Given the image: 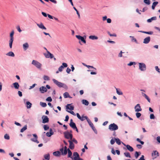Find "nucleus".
Wrapping results in <instances>:
<instances>
[{
	"mask_svg": "<svg viewBox=\"0 0 160 160\" xmlns=\"http://www.w3.org/2000/svg\"><path fill=\"white\" fill-rule=\"evenodd\" d=\"M63 96L65 98H71L72 97L69 95V93L67 92H65L63 94Z\"/></svg>",
	"mask_w": 160,
	"mask_h": 160,
	"instance_id": "nucleus-26",
	"label": "nucleus"
},
{
	"mask_svg": "<svg viewBox=\"0 0 160 160\" xmlns=\"http://www.w3.org/2000/svg\"><path fill=\"white\" fill-rule=\"evenodd\" d=\"M152 157L154 156V158H156L159 156V153L157 151H154L152 153Z\"/></svg>",
	"mask_w": 160,
	"mask_h": 160,
	"instance_id": "nucleus-14",
	"label": "nucleus"
},
{
	"mask_svg": "<svg viewBox=\"0 0 160 160\" xmlns=\"http://www.w3.org/2000/svg\"><path fill=\"white\" fill-rule=\"evenodd\" d=\"M23 47L24 49L25 50H26L29 47V45L28 43L27 42H26L25 43H24L23 45Z\"/></svg>",
	"mask_w": 160,
	"mask_h": 160,
	"instance_id": "nucleus-25",
	"label": "nucleus"
},
{
	"mask_svg": "<svg viewBox=\"0 0 160 160\" xmlns=\"http://www.w3.org/2000/svg\"><path fill=\"white\" fill-rule=\"evenodd\" d=\"M124 156L127 157H129V158H131V157L130 155V153L128 152H126L124 153Z\"/></svg>",
	"mask_w": 160,
	"mask_h": 160,
	"instance_id": "nucleus-33",
	"label": "nucleus"
},
{
	"mask_svg": "<svg viewBox=\"0 0 160 160\" xmlns=\"http://www.w3.org/2000/svg\"><path fill=\"white\" fill-rule=\"evenodd\" d=\"M76 37L78 39L80 40L84 43H86V41L83 37L80 35H76Z\"/></svg>",
	"mask_w": 160,
	"mask_h": 160,
	"instance_id": "nucleus-17",
	"label": "nucleus"
},
{
	"mask_svg": "<svg viewBox=\"0 0 160 160\" xmlns=\"http://www.w3.org/2000/svg\"><path fill=\"white\" fill-rule=\"evenodd\" d=\"M115 139L114 140L113 138L110 141V143L111 144H113L115 143Z\"/></svg>",
	"mask_w": 160,
	"mask_h": 160,
	"instance_id": "nucleus-53",
	"label": "nucleus"
},
{
	"mask_svg": "<svg viewBox=\"0 0 160 160\" xmlns=\"http://www.w3.org/2000/svg\"><path fill=\"white\" fill-rule=\"evenodd\" d=\"M4 138L6 140H9L10 139V137L8 134H6L4 135Z\"/></svg>",
	"mask_w": 160,
	"mask_h": 160,
	"instance_id": "nucleus-41",
	"label": "nucleus"
},
{
	"mask_svg": "<svg viewBox=\"0 0 160 160\" xmlns=\"http://www.w3.org/2000/svg\"><path fill=\"white\" fill-rule=\"evenodd\" d=\"M13 85L14 88L15 89H18L19 87V85L18 82H14V83H13Z\"/></svg>",
	"mask_w": 160,
	"mask_h": 160,
	"instance_id": "nucleus-29",
	"label": "nucleus"
},
{
	"mask_svg": "<svg viewBox=\"0 0 160 160\" xmlns=\"http://www.w3.org/2000/svg\"><path fill=\"white\" fill-rule=\"evenodd\" d=\"M122 144L125 147H126L127 149L131 152H133L134 150L133 148L130 145L127 144L126 145L123 142H122Z\"/></svg>",
	"mask_w": 160,
	"mask_h": 160,
	"instance_id": "nucleus-7",
	"label": "nucleus"
},
{
	"mask_svg": "<svg viewBox=\"0 0 160 160\" xmlns=\"http://www.w3.org/2000/svg\"><path fill=\"white\" fill-rule=\"evenodd\" d=\"M144 2L148 5H149L150 4V0H144Z\"/></svg>",
	"mask_w": 160,
	"mask_h": 160,
	"instance_id": "nucleus-45",
	"label": "nucleus"
},
{
	"mask_svg": "<svg viewBox=\"0 0 160 160\" xmlns=\"http://www.w3.org/2000/svg\"><path fill=\"white\" fill-rule=\"evenodd\" d=\"M133 64H135V62H130L128 64V65L129 66H131Z\"/></svg>",
	"mask_w": 160,
	"mask_h": 160,
	"instance_id": "nucleus-57",
	"label": "nucleus"
},
{
	"mask_svg": "<svg viewBox=\"0 0 160 160\" xmlns=\"http://www.w3.org/2000/svg\"><path fill=\"white\" fill-rule=\"evenodd\" d=\"M67 112L70 113L71 114H72L74 115V116H75L76 115V114H75L74 113V112L72 111H68V110H67Z\"/></svg>",
	"mask_w": 160,
	"mask_h": 160,
	"instance_id": "nucleus-54",
	"label": "nucleus"
},
{
	"mask_svg": "<svg viewBox=\"0 0 160 160\" xmlns=\"http://www.w3.org/2000/svg\"><path fill=\"white\" fill-rule=\"evenodd\" d=\"M144 155H142L141 157L138 160H145L144 158Z\"/></svg>",
	"mask_w": 160,
	"mask_h": 160,
	"instance_id": "nucleus-62",
	"label": "nucleus"
},
{
	"mask_svg": "<svg viewBox=\"0 0 160 160\" xmlns=\"http://www.w3.org/2000/svg\"><path fill=\"white\" fill-rule=\"evenodd\" d=\"M40 104L42 107H45L47 106V104L45 102H40Z\"/></svg>",
	"mask_w": 160,
	"mask_h": 160,
	"instance_id": "nucleus-38",
	"label": "nucleus"
},
{
	"mask_svg": "<svg viewBox=\"0 0 160 160\" xmlns=\"http://www.w3.org/2000/svg\"><path fill=\"white\" fill-rule=\"evenodd\" d=\"M70 132L68 131L65 132H63L65 138L67 139H69V137L70 135Z\"/></svg>",
	"mask_w": 160,
	"mask_h": 160,
	"instance_id": "nucleus-16",
	"label": "nucleus"
},
{
	"mask_svg": "<svg viewBox=\"0 0 160 160\" xmlns=\"http://www.w3.org/2000/svg\"><path fill=\"white\" fill-rule=\"evenodd\" d=\"M82 103L85 105L88 106L89 104L88 101H82Z\"/></svg>",
	"mask_w": 160,
	"mask_h": 160,
	"instance_id": "nucleus-40",
	"label": "nucleus"
},
{
	"mask_svg": "<svg viewBox=\"0 0 160 160\" xmlns=\"http://www.w3.org/2000/svg\"><path fill=\"white\" fill-rule=\"evenodd\" d=\"M72 103L71 104H68L66 106V109L67 110H73L74 109V107L72 105Z\"/></svg>",
	"mask_w": 160,
	"mask_h": 160,
	"instance_id": "nucleus-9",
	"label": "nucleus"
},
{
	"mask_svg": "<svg viewBox=\"0 0 160 160\" xmlns=\"http://www.w3.org/2000/svg\"><path fill=\"white\" fill-rule=\"evenodd\" d=\"M40 91L42 93H43L47 91V88L44 86H42L40 88Z\"/></svg>",
	"mask_w": 160,
	"mask_h": 160,
	"instance_id": "nucleus-19",
	"label": "nucleus"
},
{
	"mask_svg": "<svg viewBox=\"0 0 160 160\" xmlns=\"http://www.w3.org/2000/svg\"><path fill=\"white\" fill-rule=\"evenodd\" d=\"M32 64L36 67L37 68L40 69L41 68L42 64L38 61L35 60H32Z\"/></svg>",
	"mask_w": 160,
	"mask_h": 160,
	"instance_id": "nucleus-3",
	"label": "nucleus"
},
{
	"mask_svg": "<svg viewBox=\"0 0 160 160\" xmlns=\"http://www.w3.org/2000/svg\"><path fill=\"white\" fill-rule=\"evenodd\" d=\"M53 134L54 132L51 128L49 129V132H47L46 133V136L48 137H51Z\"/></svg>",
	"mask_w": 160,
	"mask_h": 160,
	"instance_id": "nucleus-10",
	"label": "nucleus"
},
{
	"mask_svg": "<svg viewBox=\"0 0 160 160\" xmlns=\"http://www.w3.org/2000/svg\"><path fill=\"white\" fill-rule=\"evenodd\" d=\"M139 32H142V33H144L150 34V35H152L153 33V32L152 31L146 32V31H139Z\"/></svg>",
	"mask_w": 160,
	"mask_h": 160,
	"instance_id": "nucleus-30",
	"label": "nucleus"
},
{
	"mask_svg": "<svg viewBox=\"0 0 160 160\" xmlns=\"http://www.w3.org/2000/svg\"><path fill=\"white\" fill-rule=\"evenodd\" d=\"M53 82H54L55 84H56L57 85L58 84V82H59L57 80H56V79H53L52 80Z\"/></svg>",
	"mask_w": 160,
	"mask_h": 160,
	"instance_id": "nucleus-63",
	"label": "nucleus"
},
{
	"mask_svg": "<svg viewBox=\"0 0 160 160\" xmlns=\"http://www.w3.org/2000/svg\"><path fill=\"white\" fill-rule=\"evenodd\" d=\"M136 115L137 118H139L141 116V114L140 112H137L136 113Z\"/></svg>",
	"mask_w": 160,
	"mask_h": 160,
	"instance_id": "nucleus-46",
	"label": "nucleus"
},
{
	"mask_svg": "<svg viewBox=\"0 0 160 160\" xmlns=\"http://www.w3.org/2000/svg\"><path fill=\"white\" fill-rule=\"evenodd\" d=\"M64 151L63 153L66 154V155L68 153V148H67V147L66 146H65L64 148Z\"/></svg>",
	"mask_w": 160,
	"mask_h": 160,
	"instance_id": "nucleus-37",
	"label": "nucleus"
},
{
	"mask_svg": "<svg viewBox=\"0 0 160 160\" xmlns=\"http://www.w3.org/2000/svg\"><path fill=\"white\" fill-rule=\"evenodd\" d=\"M111 152L113 155L116 154V152L115 151L113 148H112Z\"/></svg>",
	"mask_w": 160,
	"mask_h": 160,
	"instance_id": "nucleus-58",
	"label": "nucleus"
},
{
	"mask_svg": "<svg viewBox=\"0 0 160 160\" xmlns=\"http://www.w3.org/2000/svg\"><path fill=\"white\" fill-rule=\"evenodd\" d=\"M47 53L49 54V58H52L54 57L53 55L50 52H49L47 51Z\"/></svg>",
	"mask_w": 160,
	"mask_h": 160,
	"instance_id": "nucleus-44",
	"label": "nucleus"
},
{
	"mask_svg": "<svg viewBox=\"0 0 160 160\" xmlns=\"http://www.w3.org/2000/svg\"><path fill=\"white\" fill-rule=\"evenodd\" d=\"M135 111L136 112H139L142 110L140 105L139 104H137L135 107Z\"/></svg>",
	"mask_w": 160,
	"mask_h": 160,
	"instance_id": "nucleus-11",
	"label": "nucleus"
},
{
	"mask_svg": "<svg viewBox=\"0 0 160 160\" xmlns=\"http://www.w3.org/2000/svg\"><path fill=\"white\" fill-rule=\"evenodd\" d=\"M27 129V125L25 126L24 127H23L20 130V132H23L24 131L26 130Z\"/></svg>",
	"mask_w": 160,
	"mask_h": 160,
	"instance_id": "nucleus-39",
	"label": "nucleus"
},
{
	"mask_svg": "<svg viewBox=\"0 0 160 160\" xmlns=\"http://www.w3.org/2000/svg\"><path fill=\"white\" fill-rule=\"evenodd\" d=\"M150 41V37H148L144 39L143 43L145 44L148 43Z\"/></svg>",
	"mask_w": 160,
	"mask_h": 160,
	"instance_id": "nucleus-18",
	"label": "nucleus"
},
{
	"mask_svg": "<svg viewBox=\"0 0 160 160\" xmlns=\"http://www.w3.org/2000/svg\"><path fill=\"white\" fill-rule=\"evenodd\" d=\"M26 105V107L27 108H31L32 104L29 101H27L26 102H25Z\"/></svg>",
	"mask_w": 160,
	"mask_h": 160,
	"instance_id": "nucleus-21",
	"label": "nucleus"
},
{
	"mask_svg": "<svg viewBox=\"0 0 160 160\" xmlns=\"http://www.w3.org/2000/svg\"><path fill=\"white\" fill-rule=\"evenodd\" d=\"M42 123H45L49 122V119L47 116H42Z\"/></svg>",
	"mask_w": 160,
	"mask_h": 160,
	"instance_id": "nucleus-6",
	"label": "nucleus"
},
{
	"mask_svg": "<svg viewBox=\"0 0 160 160\" xmlns=\"http://www.w3.org/2000/svg\"><path fill=\"white\" fill-rule=\"evenodd\" d=\"M158 2L155 1V2H154L153 3L152 5H153V6H154V7H156V6L158 4Z\"/></svg>",
	"mask_w": 160,
	"mask_h": 160,
	"instance_id": "nucleus-59",
	"label": "nucleus"
},
{
	"mask_svg": "<svg viewBox=\"0 0 160 160\" xmlns=\"http://www.w3.org/2000/svg\"><path fill=\"white\" fill-rule=\"evenodd\" d=\"M71 141H72V142H73L75 144H77L78 142L74 138H73Z\"/></svg>",
	"mask_w": 160,
	"mask_h": 160,
	"instance_id": "nucleus-55",
	"label": "nucleus"
},
{
	"mask_svg": "<svg viewBox=\"0 0 160 160\" xmlns=\"http://www.w3.org/2000/svg\"><path fill=\"white\" fill-rule=\"evenodd\" d=\"M130 38H132V42H137V41L136 39L135 38L133 37L130 36Z\"/></svg>",
	"mask_w": 160,
	"mask_h": 160,
	"instance_id": "nucleus-52",
	"label": "nucleus"
},
{
	"mask_svg": "<svg viewBox=\"0 0 160 160\" xmlns=\"http://www.w3.org/2000/svg\"><path fill=\"white\" fill-rule=\"evenodd\" d=\"M89 38L92 40H97L98 39V38L97 36L94 35H91L89 36Z\"/></svg>",
	"mask_w": 160,
	"mask_h": 160,
	"instance_id": "nucleus-27",
	"label": "nucleus"
},
{
	"mask_svg": "<svg viewBox=\"0 0 160 160\" xmlns=\"http://www.w3.org/2000/svg\"><path fill=\"white\" fill-rule=\"evenodd\" d=\"M73 157H72V159L74 160H76L80 157L78 153L77 152H74L73 153Z\"/></svg>",
	"mask_w": 160,
	"mask_h": 160,
	"instance_id": "nucleus-8",
	"label": "nucleus"
},
{
	"mask_svg": "<svg viewBox=\"0 0 160 160\" xmlns=\"http://www.w3.org/2000/svg\"><path fill=\"white\" fill-rule=\"evenodd\" d=\"M85 119L87 120L91 128L94 126L93 124L92 123L91 120L88 118L87 116H85Z\"/></svg>",
	"mask_w": 160,
	"mask_h": 160,
	"instance_id": "nucleus-15",
	"label": "nucleus"
},
{
	"mask_svg": "<svg viewBox=\"0 0 160 160\" xmlns=\"http://www.w3.org/2000/svg\"><path fill=\"white\" fill-rule=\"evenodd\" d=\"M141 154V152H135V157L136 158H137Z\"/></svg>",
	"mask_w": 160,
	"mask_h": 160,
	"instance_id": "nucleus-31",
	"label": "nucleus"
},
{
	"mask_svg": "<svg viewBox=\"0 0 160 160\" xmlns=\"http://www.w3.org/2000/svg\"><path fill=\"white\" fill-rule=\"evenodd\" d=\"M157 19V17H153L147 20V22H151L152 20H156Z\"/></svg>",
	"mask_w": 160,
	"mask_h": 160,
	"instance_id": "nucleus-28",
	"label": "nucleus"
},
{
	"mask_svg": "<svg viewBox=\"0 0 160 160\" xmlns=\"http://www.w3.org/2000/svg\"><path fill=\"white\" fill-rule=\"evenodd\" d=\"M68 158H71V159L72 158V153L71 151L70 150L69 148H68Z\"/></svg>",
	"mask_w": 160,
	"mask_h": 160,
	"instance_id": "nucleus-23",
	"label": "nucleus"
},
{
	"mask_svg": "<svg viewBox=\"0 0 160 160\" xmlns=\"http://www.w3.org/2000/svg\"><path fill=\"white\" fill-rule=\"evenodd\" d=\"M155 118V116L153 114H151L150 116V118L151 119H154Z\"/></svg>",
	"mask_w": 160,
	"mask_h": 160,
	"instance_id": "nucleus-48",
	"label": "nucleus"
},
{
	"mask_svg": "<svg viewBox=\"0 0 160 160\" xmlns=\"http://www.w3.org/2000/svg\"><path fill=\"white\" fill-rule=\"evenodd\" d=\"M43 79L45 80H49V77L47 76H44Z\"/></svg>",
	"mask_w": 160,
	"mask_h": 160,
	"instance_id": "nucleus-49",
	"label": "nucleus"
},
{
	"mask_svg": "<svg viewBox=\"0 0 160 160\" xmlns=\"http://www.w3.org/2000/svg\"><path fill=\"white\" fill-rule=\"evenodd\" d=\"M93 131L96 134H97L98 133V132L96 130V129L95 128L94 126H93L92 127H91Z\"/></svg>",
	"mask_w": 160,
	"mask_h": 160,
	"instance_id": "nucleus-47",
	"label": "nucleus"
},
{
	"mask_svg": "<svg viewBox=\"0 0 160 160\" xmlns=\"http://www.w3.org/2000/svg\"><path fill=\"white\" fill-rule=\"evenodd\" d=\"M114 139L116 143L118 145H120L121 143H122V142H121L120 139H119L118 138H115Z\"/></svg>",
	"mask_w": 160,
	"mask_h": 160,
	"instance_id": "nucleus-24",
	"label": "nucleus"
},
{
	"mask_svg": "<svg viewBox=\"0 0 160 160\" xmlns=\"http://www.w3.org/2000/svg\"><path fill=\"white\" fill-rule=\"evenodd\" d=\"M14 31L12 30L10 33V39L9 41V45L10 48H12V44L14 40L13 35L14 34Z\"/></svg>",
	"mask_w": 160,
	"mask_h": 160,
	"instance_id": "nucleus-1",
	"label": "nucleus"
},
{
	"mask_svg": "<svg viewBox=\"0 0 160 160\" xmlns=\"http://www.w3.org/2000/svg\"><path fill=\"white\" fill-rule=\"evenodd\" d=\"M37 25L41 29L44 30L46 29V28L42 23H41L40 24L37 23Z\"/></svg>",
	"mask_w": 160,
	"mask_h": 160,
	"instance_id": "nucleus-20",
	"label": "nucleus"
},
{
	"mask_svg": "<svg viewBox=\"0 0 160 160\" xmlns=\"http://www.w3.org/2000/svg\"><path fill=\"white\" fill-rule=\"evenodd\" d=\"M136 147L138 149H141L142 147V146L141 145L139 144H137L136 145Z\"/></svg>",
	"mask_w": 160,
	"mask_h": 160,
	"instance_id": "nucleus-61",
	"label": "nucleus"
},
{
	"mask_svg": "<svg viewBox=\"0 0 160 160\" xmlns=\"http://www.w3.org/2000/svg\"><path fill=\"white\" fill-rule=\"evenodd\" d=\"M44 157L46 160H49L50 159V155L49 153L44 155Z\"/></svg>",
	"mask_w": 160,
	"mask_h": 160,
	"instance_id": "nucleus-32",
	"label": "nucleus"
},
{
	"mask_svg": "<svg viewBox=\"0 0 160 160\" xmlns=\"http://www.w3.org/2000/svg\"><path fill=\"white\" fill-rule=\"evenodd\" d=\"M32 136L34 137V138H31L30 140L34 142H36L37 143H39V141L38 140V137L36 134H33Z\"/></svg>",
	"mask_w": 160,
	"mask_h": 160,
	"instance_id": "nucleus-5",
	"label": "nucleus"
},
{
	"mask_svg": "<svg viewBox=\"0 0 160 160\" xmlns=\"http://www.w3.org/2000/svg\"><path fill=\"white\" fill-rule=\"evenodd\" d=\"M157 142L159 143H160V136H158L157 138Z\"/></svg>",
	"mask_w": 160,
	"mask_h": 160,
	"instance_id": "nucleus-64",
	"label": "nucleus"
},
{
	"mask_svg": "<svg viewBox=\"0 0 160 160\" xmlns=\"http://www.w3.org/2000/svg\"><path fill=\"white\" fill-rule=\"evenodd\" d=\"M85 116H82V117H81V118H80L79 119L81 121H84L85 119Z\"/></svg>",
	"mask_w": 160,
	"mask_h": 160,
	"instance_id": "nucleus-56",
	"label": "nucleus"
},
{
	"mask_svg": "<svg viewBox=\"0 0 160 160\" xmlns=\"http://www.w3.org/2000/svg\"><path fill=\"white\" fill-rule=\"evenodd\" d=\"M45 131H47L49 129V127L48 125H45L43 127Z\"/></svg>",
	"mask_w": 160,
	"mask_h": 160,
	"instance_id": "nucleus-42",
	"label": "nucleus"
},
{
	"mask_svg": "<svg viewBox=\"0 0 160 160\" xmlns=\"http://www.w3.org/2000/svg\"><path fill=\"white\" fill-rule=\"evenodd\" d=\"M69 125L73 129L75 128V127H76V125L74 122L69 123Z\"/></svg>",
	"mask_w": 160,
	"mask_h": 160,
	"instance_id": "nucleus-34",
	"label": "nucleus"
},
{
	"mask_svg": "<svg viewBox=\"0 0 160 160\" xmlns=\"http://www.w3.org/2000/svg\"><path fill=\"white\" fill-rule=\"evenodd\" d=\"M60 151L61 152L62 155H66V154L63 153L64 151L63 147H62V148H60Z\"/></svg>",
	"mask_w": 160,
	"mask_h": 160,
	"instance_id": "nucleus-43",
	"label": "nucleus"
},
{
	"mask_svg": "<svg viewBox=\"0 0 160 160\" xmlns=\"http://www.w3.org/2000/svg\"><path fill=\"white\" fill-rule=\"evenodd\" d=\"M108 129L111 131H115L118 129V126L116 124L113 123L109 125Z\"/></svg>",
	"mask_w": 160,
	"mask_h": 160,
	"instance_id": "nucleus-2",
	"label": "nucleus"
},
{
	"mask_svg": "<svg viewBox=\"0 0 160 160\" xmlns=\"http://www.w3.org/2000/svg\"><path fill=\"white\" fill-rule=\"evenodd\" d=\"M53 155L57 157L61 155V152L59 151H55L53 152Z\"/></svg>",
	"mask_w": 160,
	"mask_h": 160,
	"instance_id": "nucleus-22",
	"label": "nucleus"
},
{
	"mask_svg": "<svg viewBox=\"0 0 160 160\" xmlns=\"http://www.w3.org/2000/svg\"><path fill=\"white\" fill-rule=\"evenodd\" d=\"M6 55L11 57H13L14 56V54L12 52H10L6 54Z\"/></svg>",
	"mask_w": 160,
	"mask_h": 160,
	"instance_id": "nucleus-35",
	"label": "nucleus"
},
{
	"mask_svg": "<svg viewBox=\"0 0 160 160\" xmlns=\"http://www.w3.org/2000/svg\"><path fill=\"white\" fill-rule=\"evenodd\" d=\"M68 65L66 63L63 62L62 63V65L59 67L58 71L60 72H62L64 67L66 68L67 67Z\"/></svg>",
	"mask_w": 160,
	"mask_h": 160,
	"instance_id": "nucleus-12",
	"label": "nucleus"
},
{
	"mask_svg": "<svg viewBox=\"0 0 160 160\" xmlns=\"http://www.w3.org/2000/svg\"><path fill=\"white\" fill-rule=\"evenodd\" d=\"M117 93L118 95H122V92L120 89L119 88H116Z\"/></svg>",
	"mask_w": 160,
	"mask_h": 160,
	"instance_id": "nucleus-36",
	"label": "nucleus"
},
{
	"mask_svg": "<svg viewBox=\"0 0 160 160\" xmlns=\"http://www.w3.org/2000/svg\"><path fill=\"white\" fill-rule=\"evenodd\" d=\"M139 69L141 71H144L146 69V65L143 63H139Z\"/></svg>",
	"mask_w": 160,
	"mask_h": 160,
	"instance_id": "nucleus-4",
	"label": "nucleus"
},
{
	"mask_svg": "<svg viewBox=\"0 0 160 160\" xmlns=\"http://www.w3.org/2000/svg\"><path fill=\"white\" fill-rule=\"evenodd\" d=\"M58 84L57 85L59 87H62V85L63 84V83H62V82H58Z\"/></svg>",
	"mask_w": 160,
	"mask_h": 160,
	"instance_id": "nucleus-50",
	"label": "nucleus"
},
{
	"mask_svg": "<svg viewBox=\"0 0 160 160\" xmlns=\"http://www.w3.org/2000/svg\"><path fill=\"white\" fill-rule=\"evenodd\" d=\"M68 142L69 143V148L71 150H73L74 148V145L72 141L71 140H68Z\"/></svg>",
	"mask_w": 160,
	"mask_h": 160,
	"instance_id": "nucleus-13",
	"label": "nucleus"
},
{
	"mask_svg": "<svg viewBox=\"0 0 160 160\" xmlns=\"http://www.w3.org/2000/svg\"><path fill=\"white\" fill-rule=\"evenodd\" d=\"M142 95L143 96H144L145 97L146 99H147V100H149V98L147 95H146L145 94L143 93H142Z\"/></svg>",
	"mask_w": 160,
	"mask_h": 160,
	"instance_id": "nucleus-51",
	"label": "nucleus"
},
{
	"mask_svg": "<svg viewBox=\"0 0 160 160\" xmlns=\"http://www.w3.org/2000/svg\"><path fill=\"white\" fill-rule=\"evenodd\" d=\"M69 118V116L68 115H67L65 117V119L64 120V121L65 122H68V120Z\"/></svg>",
	"mask_w": 160,
	"mask_h": 160,
	"instance_id": "nucleus-60",
	"label": "nucleus"
}]
</instances>
